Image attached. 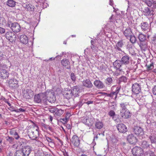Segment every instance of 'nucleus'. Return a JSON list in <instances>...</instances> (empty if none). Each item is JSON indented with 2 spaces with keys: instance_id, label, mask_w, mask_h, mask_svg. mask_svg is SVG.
Instances as JSON below:
<instances>
[{
  "instance_id": "58",
  "label": "nucleus",
  "mask_w": 156,
  "mask_h": 156,
  "mask_svg": "<svg viewBox=\"0 0 156 156\" xmlns=\"http://www.w3.org/2000/svg\"><path fill=\"white\" fill-rule=\"evenodd\" d=\"M3 101L6 103H7L9 106H11V104L9 103V102L8 101V100L7 99H6L5 98H4L3 100Z\"/></svg>"
},
{
  "instance_id": "59",
  "label": "nucleus",
  "mask_w": 156,
  "mask_h": 156,
  "mask_svg": "<svg viewBox=\"0 0 156 156\" xmlns=\"http://www.w3.org/2000/svg\"><path fill=\"white\" fill-rule=\"evenodd\" d=\"M93 101H87V102H84V103H86L87 105H89L90 104H93Z\"/></svg>"
},
{
  "instance_id": "24",
  "label": "nucleus",
  "mask_w": 156,
  "mask_h": 156,
  "mask_svg": "<svg viewBox=\"0 0 156 156\" xmlns=\"http://www.w3.org/2000/svg\"><path fill=\"white\" fill-rule=\"evenodd\" d=\"M144 15L151 16L153 14V11L148 7L145 8L143 10Z\"/></svg>"
},
{
  "instance_id": "30",
  "label": "nucleus",
  "mask_w": 156,
  "mask_h": 156,
  "mask_svg": "<svg viewBox=\"0 0 156 156\" xmlns=\"http://www.w3.org/2000/svg\"><path fill=\"white\" fill-rule=\"evenodd\" d=\"M63 95L65 98L69 99L72 97L73 95L70 90H67L64 93Z\"/></svg>"
},
{
  "instance_id": "33",
  "label": "nucleus",
  "mask_w": 156,
  "mask_h": 156,
  "mask_svg": "<svg viewBox=\"0 0 156 156\" xmlns=\"http://www.w3.org/2000/svg\"><path fill=\"white\" fill-rule=\"evenodd\" d=\"M129 105L128 102H122L120 104V106L121 108L120 111L128 110L127 108V107Z\"/></svg>"
},
{
  "instance_id": "28",
  "label": "nucleus",
  "mask_w": 156,
  "mask_h": 156,
  "mask_svg": "<svg viewBox=\"0 0 156 156\" xmlns=\"http://www.w3.org/2000/svg\"><path fill=\"white\" fill-rule=\"evenodd\" d=\"M123 64L122 61L120 60H116L113 62V66L117 69H119Z\"/></svg>"
},
{
  "instance_id": "36",
  "label": "nucleus",
  "mask_w": 156,
  "mask_h": 156,
  "mask_svg": "<svg viewBox=\"0 0 156 156\" xmlns=\"http://www.w3.org/2000/svg\"><path fill=\"white\" fill-rule=\"evenodd\" d=\"M61 63L64 66L66 67L68 66H69V60L66 58L63 59L61 61Z\"/></svg>"
},
{
  "instance_id": "2",
  "label": "nucleus",
  "mask_w": 156,
  "mask_h": 156,
  "mask_svg": "<svg viewBox=\"0 0 156 156\" xmlns=\"http://www.w3.org/2000/svg\"><path fill=\"white\" fill-rule=\"evenodd\" d=\"M45 97L47 100L50 103H54L56 101L54 93L52 90H48L45 92Z\"/></svg>"
},
{
  "instance_id": "34",
  "label": "nucleus",
  "mask_w": 156,
  "mask_h": 156,
  "mask_svg": "<svg viewBox=\"0 0 156 156\" xmlns=\"http://www.w3.org/2000/svg\"><path fill=\"white\" fill-rule=\"evenodd\" d=\"M132 33V31L130 28L126 29L124 32V35L127 38L131 35Z\"/></svg>"
},
{
  "instance_id": "57",
  "label": "nucleus",
  "mask_w": 156,
  "mask_h": 156,
  "mask_svg": "<svg viewBox=\"0 0 156 156\" xmlns=\"http://www.w3.org/2000/svg\"><path fill=\"white\" fill-rule=\"evenodd\" d=\"M5 32V29L2 27H0V33L3 34Z\"/></svg>"
},
{
  "instance_id": "37",
  "label": "nucleus",
  "mask_w": 156,
  "mask_h": 156,
  "mask_svg": "<svg viewBox=\"0 0 156 156\" xmlns=\"http://www.w3.org/2000/svg\"><path fill=\"white\" fill-rule=\"evenodd\" d=\"M141 147L144 149H147L149 147L150 144L147 142L146 141H143L142 142L141 144Z\"/></svg>"
},
{
  "instance_id": "62",
  "label": "nucleus",
  "mask_w": 156,
  "mask_h": 156,
  "mask_svg": "<svg viewBox=\"0 0 156 156\" xmlns=\"http://www.w3.org/2000/svg\"><path fill=\"white\" fill-rule=\"evenodd\" d=\"M91 48L93 50V49H94V48H95V46H94V44H91Z\"/></svg>"
},
{
  "instance_id": "51",
  "label": "nucleus",
  "mask_w": 156,
  "mask_h": 156,
  "mask_svg": "<svg viewBox=\"0 0 156 156\" xmlns=\"http://www.w3.org/2000/svg\"><path fill=\"white\" fill-rule=\"evenodd\" d=\"M70 77L72 80L74 81L76 80V77L75 75L73 73H71L70 75Z\"/></svg>"
},
{
  "instance_id": "9",
  "label": "nucleus",
  "mask_w": 156,
  "mask_h": 156,
  "mask_svg": "<svg viewBox=\"0 0 156 156\" xmlns=\"http://www.w3.org/2000/svg\"><path fill=\"white\" fill-rule=\"evenodd\" d=\"M9 24V26L10 27L12 30L14 32H19L20 30V25L17 23H14L11 24V27Z\"/></svg>"
},
{
  "instance_id": "23",
  "label": "nucleus",
  "mask_w": 156,
  "mask_h": 156,
  "mask_svg": "<svg viewBox=\"0 0 156 156\" xmlns=\"http://www.w3.org/2000/svg\"><path fill=\"white\" fill-rule=\"evenodd\" d=\"M121 61L123 64L127 65L130 62V57L128 55L123 56L121 58Z\"/></svg>"
},
{
  "instance_id": "8",
  "label": "nucleus",
  "mask_w": 156,
  "mask_h": 156,
  "mask_svg": "<svg viewBox=\"0 0 156 156\" xmlns=\"http://www.w3.org/2000/svg\"><path fill=\"white\" fill-rule=\"evenodd\" d=\"M5 37L7 39L11 42H13L16 40V35L11 32H7L5 34Z\"/></svg>"
},
{
  "instance_id": "12",
  "label": "nucleus",
  "mask_w": 156,
  "mask_h": 156,
  "mask_svg": "<svg viewBox=\"0 0 156 156\" xmlns=\"http://www.w3.org/2000/svg\"><path fill=\"white\" fill-rule=\"evenodd\" d=\"M121 18V16L120 14H116L114 16L113 15H112L111 17L109 18V20L110 22L113 23H114L115 21L116 23H118L120 21Z\"/></svg>"
},
{
  "instance_id": "3",
  "label": "nucleus",
  "mask_w": 156,
  "mask_h": 156,
  "mask_svg": "<svg viewBox=\"0 0 156 156\" xmlns=\"http://www.w3.org/2000/svg\"><path fill=\"white\" fill-rule=\"evenodd\" d=\"M7 69V66L3 64L0 67V77L2 79H6L8 77L9 73L6 70Z\"/></svg>"
},
{
  "instance_id": "38",
  "label": "nucleus",
  "mask_w": 156,
  "mask_h": 156,
  "mask_svg": "<svg viewBox=\"0 0 156 156\" xmlns=\"http://www.w3.org/2000/svg\"><path fill=\"white\" fill-rule=\"evenodd\" d=\"M139 46L142 50L144 51L146 50L147 48V44L145 42L141 43L140 44Z\"/></svg>"
},
{
  "instance_id": "41",
  "label": "nucleus",
  "mask_w": 156,
  "mask_h": 156,
  "mask_svg": "<svg viewBox=\"0 0 156 156\" xmlns=\"http://www.w3.org/2000/svg\"><path fill=\"white\" fill-rule=\"evenodd\" d=\"M144 156H155L154 152L149 151L145 153Z\"/></svg>"
},
{
  "instance_id": "40",
  "label": "nucleus",
  "mask_w": 156,
  "mask_h": 156,
  "mask_svg": "<svg viewBox=\"0 0 156 156\" xmlns=\"http://www.w3.org/2000/svg\"><path fill=\"white\" fill-rule=\"evenodd\" d=\"M112 79L111 77H108L105 80V83L108 85H111L112 82Z\"/></svg>"
},
{
  "instance_id": "31",
  "label": "nucleus",
  "mask_w": 156,
  "mask_h": 156,
  "mask_svg": "<svg viewBox=\"0 0 156 156\" xmlns=\"http://www.w3.org/2000/svg\"><path fill=\"white\" fill-rule=\"evenodd\" d=\"M123 45L124 44L122 41H120L118 42L116 44L115 46V48L118 51H121V49L120 48H122Z\"/></svg>"
},
{
  "instance_id": "13",
  "label": "nucleus",
  "mask_w": 156,
  "mask_h": 156,
  "mask_svg": "<svg viewBox=\"0 0 156 156\" xmlns=\"http://www.w3.org/2000/svg\"><path fill=\"white\" fill-rule=\"evenodd\" d=\"M50 112L54 113L58 116L62 115L64 112V110L61 109H58L56 108H52L50 110Z\"/></svg>"
},
{
  "instance_id": "7",
  "label": "nucleus",
  "mask_w": 156,
  "mask_h": 156,
  "mask_svg": "<svg viewBox=\"0 0 156 156\" xmlns=\"http://www.w3.org/2000/svg\"><path fill=\"white\" fill-rule=\"evenodd\" d=\"M34 95V92L30 89H27L24 92L23 96L27 99L32 98Z\"/></svg>"
},
{
  "instance_id": "49",
  "label": "nucleus",
  "mask_w": 156,
  "mask_h": 156,
  "mask_svg": "<svg viewBox=\"0 0 156 156\" xmlns=\"http://www.w3.org/2000/svg\"><path fill=\"white\" fill-rule=\"evenodd\" d=\"M147 70H149L152 69L153 68V63H151L149 65H146Z\"/></svg>"
},
{
  "instance_id": "11",
  "label": "nucleus",
  "mask_w": 156,
  "mask_h": 156,
  "mask_svg": "<svg viewBox=\"0 0 156 156\" xmlns=\"http://www.w3.org/2000/svg\"><path fill=\"white\" fill-rule=\"evenodd\" d=\"M120 116L124 119H128L131 116V113L128 110L120 111Z\"/></svg>"
},
{
  "instance_id": "6",
  "label": "nucleus",
  "mask_w": 156,
  "mask_h": 156,
  "mask_svg": "<svg viewBox=\"0 0 156 156\" xmlns=\"http://www.w3.org/2000/svg\"><path fill=\"white\" fill-rule=\"evenodd\" d=\"M132 91L134 94H138L141 91L140 85L138 83L133 84L132 87Z\"/></svg>"
},
{
  "instance_id": "14",
  "label": "nucleus",
  "mask_w": 156,
  "mask_h": 156,
  "mask_svg": "<svg viewBox=\"0 0 156 156\" xmlns=\"http://www.w3.org/2000/svg\"><path fill=\"white\" fill-rule=\"evenodd\" d=\"M32 149L30 147L27 146L25 147L23 149L22 153L23 156H28Z\"/></svg>"
},
{
  "instance_id": "25",
  "label": "nucleus",
  "mask_w": 156,
  "mask_h": 156,
  "mask_svg": "<svg viewBox=\"0 0 156 156\" xmlns=\"http://www.w3.org/2000/svg\"><path fill=\"white\" fill-rule=\"evenodd\" d=\"M83 84L84 86L89 88H91L93 86V84L88 79L83 80Z\"/></svg>"
},
{
  "instance_id": "55",
  "label": "nucleus",
  "mask_w": 156,
  "mask_h": 156,
  "mask_svg": "<svg viewBox=\"0 0 156 156\" xmlns=\"http://www.w3.org/2000/svg\"><path fill=\"white\" fill-rule=\"evenodd\" d=\"M152 92L154 95H156V86H154L153 88Z\"/></svg>"
},
{
  "instance_id": "45",
  "label": "nucleus",
  "mask_w": 156,
  "mask_h": 156,
  "mask_svg": "<svg viewBox=\"0 0 156 156\" xmlns=\"http://www.w3.org/2000/svg\"><path fill=\"white\" fill-rule=\"evenodd\" d=\"M14 140V138L11 136H8L6 137V140L11 144L13 142Z\"/></svg>"
},
{
  "instance_id": "4",
  "label": "nucleus",
  "mask_w": 156,
  "mask_h": 156,
  "mask_svg": "<svg viewBox=\"0 0 156 156\" xmlns=\"http://www.w3.org/2000/svg\"><path fill=\"white\" fill-rule=\"evenodd\" d=\"M132 154L134 156H142L144 154L143 150L140 147H135L132 150Z\"/></svg>"
},
{
  "instance_id": "27",
  "label": "nucleus",
  "mask_w": 156,
  "mask_h": 156,
  "mask_svg": "<svg viewBox=\"0 0 156 156\" xmlns=\"http://www.w3.org/2000/svg\"><path fill=\"white\" fill-rule=\"evenodd\" d=\"M82 120L83 123L87 125L90 126L92 124L91 120L88 117H86L83 118Z\"/></svg>"
},
{
  "instance_id": "10",
  "label": "nucleus",
  "mask_w": 156,
  "mask_h": 156,
  "mask_svg": "<svg viewBox=\"0 0 156 156\" xmlns=\"http://www.w3.org/2000/svg\"><path fill=\"white\" fill-rule=\"evenodd\" d=\"M116 127L119 131L122 133H124L127 131V129L126 126L123 123L118 124Z\"/></svg>"
},
{
  "instance_id": "47",
  "label": "nucleus",
  "mask_w": 156,
  "mask_h": 156,
  "mask_svg": "<svg viewBox=\"0 0 156 156\" xmlns=\"http://www.w3.org/2000/svg\"><path fill=\"white\" fill-rule=\"evenodd\" d=\"M145 37L143 34H140L139 36V39L140 41H143L145 39Z\"/></svg>"
},
{
  "instance_id": "39",
  "label": "nucleus",
  "mask_w": 156,
  "mask_h": 156,
  "mask_svg": "<svg viewBox=\"0 0 156 156\" xmlns=\"http://www.w3.org/2000/svg\"><path fill=\"white\" fill-rule=\"evenodd\" d=\"M149 138L152 143H156V135L150 136H149Z\"/></svg>"
},
{
  "instance_id": "60",
  "label": "nucleus",
  "mask_w": 156,
  "mask_h": 156,
  "mask_svg": "<svg viewBox=\"0 0 156 156\" xmlns=\"http://www.w3.org/2000/svg\"><path fill=\"white\" fill-rule=\"evenodd\" d=\"M152 5H153V7L155 8L156 7V1H153Z\"/></svg>"
},
{
  "instance_id": "32",
  "label": "nucleus",
  "mask_w": 156,
  "mask_h": 156,
  "mask_svg": "<svg viewBox=\"0 0 156 156\" xmlns=\"http://www.w3.org/2000/svg\"><path fill=\"white\" fill-rule=\"evenodd\" d=\"M16 2L13 0H8L6 2V5L9 7H14L16 5Z\"/></svg>"
},
{
  "instance_id": "44",
  "label": "nucleus",
  "mask_w": 156,
  "mask_h": 156,
  "mask_svg": "<svg viewBox=\"0 0 156 156\" xmlns=\"http://www.w3.org/2000/svg\"><path fill=\"white\" fill-rule=\"evenodd\" d=\"M130 41L133 44L135 43L136 41V38L134 35H131L130 36Z\"/></svg>"
},
{
  "instance_id": "56",
  "label": "nucleus",
  "mask_w": 156,
  "mask_h": 156,
  "mask_svg": "<svg viewBox=\"0 0 156 156\" xmlns=\"http://www.w3.org/2000/svg\"><path fill=\"white\" fill-rule=\"evenodd\" d=\"M36 144L38 145L41 147L43 145V143L42 142L39 141H37L36 142Z\"/></svg>"
},
{
  "instance_id": "5",
  "label": "nucleus",
  "mask_w": 156,
  "mask_h": 156,
  "mask_svg": "<svg viewBox=\"0 0 156 156\" xmlns=\"http://www.w3.org/2000/svg\"><path fill=\"white\" fill-rule=\"evenodd\" d=\"M34 100L37 103H40L42 101L44 102L46 101V98L45 97V92L35 95L34 97Z\"/></svg>"
},
{
  "instance_id": "50",
  "label": "nucleus",
  "mask_w": 156,
  "mask_h": 156,
  "mask_svg": "<svg viewBox=\"0 0 156 156\" xmlns=\"http://www.w3.org/2000/svg\"><path fill=\"white\" fill-rule=\"evenodd\" d=\"M46 140L49 142L51 144H53V140L50 137H46Z\"/></svg>"
},
{
  "instance_id": "21",
  "label": "nucleus",
  "mask_w": 156,
  "mask_h": 156,
  "mask_svg": "<svg viewBox=\"0 0 156 156\" xmlns=\"http://www.w3.org/2000/svg\"><path fill=\"white\" fill-rule=\"evenodd\" d=\"M9 86L11 87H14L17 86L18 81L15 79H12L8 81Z\"/></svg>"
},
{
  "instance_id": "46",
  "label": "nucleus",
  "mask_w": 156,
  "mask_h": 156,
  "mask_svg": "<svg viewBox=\"0 0 156 156\" xmlns=\"http://www.w3.org/2000/svg\"><path fill=\"white\" fill-rule=\"evenodd\" d=\"M153 0H144L146 4L149 6H151L152 4Z\"/></svg>"
},
{
  "instance_id": "53",
  "label": "nucleus",
  "mask_w": 156,
  "mask_h": 156,
  "mask_svg": "<svg viewBox=\"0 0 156 156\" xmlns=\"http://www.w3.org/2000/svg\"><path fill=\"white\" fill-rule=\"evenodd\" d=\"M14 135L15 138L16 140H18L19 139L20 137L19 136L16 132H15Z\"/></svg>"
},
{
  "instance_id": "1",
  "label": "nucleus",
  "mask_w": 156,
  "mask_h": 156,
  "mask_svg": "<svg viewBox=\"0 0 156 156\" xmlns=\"http://www.w3.org/2000/svg\"><path fill=\"white\" fill-rule=\"evenodd\" d=\"M29 136L30 139L35 140L39 136V128L38 126L34 125L31 128V131L29 132Z\"/></svg>"
},
{
  "instance_id": "64",
  "label": "nucleus",
  "mask_w": 156,
  "mask_h": 156,
  "mask_svg": "<svg viewBox=\"0 0 156 156\" xmlns=\"http://www.w3.org/2000/svg\"><path fill=\"white\" fill-rule=\"evenodd\" d=\"M10 133L11 135H13L14 134V132L13 130H11L10 131Z\"/></svg>"
},
{
  "instance_id": "18",
  "label": "nucleus",
  "mask_w": 156,
  "mask_h": 156,
  "mask_svg": "<svg viewBox=\"0 0 156 156\" xmlns=\"http://www.w3.org/2000/svg\"><path fill=\"white\" fill-rule=\"evenodd\" d=\"M70 90L72 91L73 95L75 97H77L79 96L80 90L78 87L77 86L73 87Z\"/></svg>"
},
{
  "instance_id": "61",
  "label": "nucleus",
  "mask_w": 156,
  "mask_h": 156,
  "mask_svg": "<svg viewBox=\"0 0 156 156\" xmlns=\"http://www.w3.org/2000/svg\"><path fill=\"white\" fill-rule=\"evenodd\" d=\"M3 57V55L2 53L0 51V59H2Z\"/></svg>"
},
{
  "instance_id": "15",
  "label": "nucleus",
  "mask_w": 156,
  "mask_h": 156,
  "mask_svg": "<svg viewBox=\"0 0 156 156\" xmlns=\"http://www.w3.org/2000/svg\"><path fill=\"white\" fill-rule=\"evenodd\" d=\"M121 88L120 86H118L116 87V90L115 91L111 92L110 94H105L108 96H109L112 98H116V95L119 92Z\"/></svg>"
},
{
  "instance_id": "17",
  "label": "nucleus",
  "mask_w": 156,
  "mask_h": 156,
  "mask_svg": "<svg viewBox=\"0 0 156 156\" xmlns=\"http://www.w3.org/2000/svg\"><path fill=\"white\" fill-rule=\"evenodd\" d=\"M94 84L95 87L99 89L104 88L105 87L104 84L99 80H95Z\"/></svg>"
},
{
  "instance_id": "35",
  "label": "nucleus",
  "mask_w": 156,
  "mask_h": 156,
  "mask_svg": "<svg viewBox=\"0 0 156 156\" xmlns=\"http://www.w3.org/2000/svg\"><path fill=\"white\" fill-rule=\"evenodd\" d=\"M95 127L98 129H101L103 126V124L101 121H97L95 123Z\"/></svg>"
},
{
  "instance_id": "16",
  "label": "nucleus",
  "mask_w": 156,
  "mask_h": 156,
  "mask_svg": "<svg viewBox=\"0 0 156 156\" xmlns=\"http://www.w3.org/2000/svg\"><path fill=\"white\" fill-rule=\"evenodd\" d=\"M72 143L76 147H78L79 145L80 140L78 137L76 135L73 136L71 140Z\"/></svg>"
},
{
  "instance_id": "43",
  "label": "nucleus",
  "mask_w": 156,
  "mask_h": 156,
  "mask_svg": "<svg viewBox=\"0 0 156 156\" xmlns=\"http://www.w3.org/2000/svg\"><path fill=\"white\" fill-rule=\"evenodd\" d=\"M108 115L112 117L113 119L115 120V119H114V117L115 115V112L113 110H110L108 113Z\"/></svg>"
},
{
  "instance_id": "20",
  "label": "nucleus",
  "mask_w": 156,
  "mask_h": 156,
  "mask_svg": "<svg viewBox=\"0 0 156 156\" xmlns=\"http://www.w3.org/2000/svg\"><path fill=\"white\" fill-rule=\"evenodd\" d=\"M127 140L131 144H134L137 142L136 138L132 134L129 135L128 136Z\"/></svg>"
},
{
  "instance_id": "52",
  "label": "nucleus",
  "mask_w": 156,
  "mask_h": 156,
  "mask_svg": "<svg viewBox=\"0 0 156 156\" xmlns=\"http://www.w3.org/2000/svg\"><path fill=\"white\" fill-rule=\"evenodd\" d=\"M8 109L12 112H15V111L16 110H15V108L13 106H12L11 105V106H9V108Z\"/></svg>"
},
{
  "instance_id": "63",
  "label": "nucleus",
  "mask_w": 156,
  "mask_h": 156,
  "mask_svg": "<svg viewBox=\"0 0 156 156\" xmlns=\"http://www.w3.org/2000/svg\"><path fill=\"white\" fill-rule=\"evenodd\" d=\"M109 4L112 6L113 5V2L111 1V0H110Z\"/></svg>"
},
{
  "instance_id": "26",
  "label": "nucleus",
  "mask_w": 156,
  "mask_h": 156,
  "mask_svg": "<svg viewBox=\"0 0 156 156\" xmlns=\"http://www.w3.org/2000/svg\"><path fill=\"white\" fill-rule=\"evenodd\" d=\"M20 42L24 44H26L28 41V39L26 35H21L20 38Z\"/></svg>"
},
{
  "instance_id": "22",
  "label": "nucleus",
  "mask_w": 156,
  "mask_h": 156,
  "mask_svg": "<svg viewBox=\"0 0 156 156\" xmlns=\"http://www.w3.org/2000/svg\"><path fill=\"white\" fill-rule=\"evenodd\" d=\"M134 132L137 135H142L144 133L142 129L139 126H135L134 129Z\"/></svg>"
},
{
  "instance_id": "29",
  "label": "nucleus",
  "mask_w": 156,
  "mask_h": 156,
  "mask_svg": "<svg viewBox=\"0 0 156 156\" xmlns=\"http://www.w3.org/2000/svg\"><path fill=\"white\" fill-rule=\"evenodd\" d=\"M23 6L28 11H34V6L30 4H24Z\"/></svg>"
},
{
  "instance_id": "42",
  "label": "nucleus",
  "mask_w": 156,
  "mask_h": 156,
  "mask_svg": "<svg viewBox=\"0 0 156 156\" xmlns=\"http://www.w3.org/2000/svg\"><path fill=\"white\" fill-rule=\"evenodd\" d=\"M109 107L111 108V109L115 110L116 109V104L115 102H112L109 103Z\"/></svg>"
},
{
  "instance_id": "48",
  "label": "nucleus",
  "mask_w": 156,
  "mask_h": 156,
  "mask_svg": "<svg viewBox=\"0 0 156 156\" xmlns=\"http://www.w3.org/2000/svg\"><path fill=\"white\" fill-rule=\"evenodd\" d=\"M119 81L120 82H126L127 81V78L125 76H122L119 78Z\"/></svg>"
},
{
  "instance_id": "19",
  "label": "nucleus",
  "mask_w": 156,
  "mask_h": 156,
  "mask_svg": "<svg viewBox=\"0 0 156 156\" xmlns=\"http://www.w3.org/2000/svg\"><path fill=\"white\" fill-rule=\"evenodd\" d=\"M140 27L142 30L144 31H150V26L147 23L144 22H143L140 24Z\"/></svg>"
},
{
  "instance_id": "54",
  "label": "nucleus",
  "mask_w": 156,
  "mask_h": 156,
  "mask_svg": "<svg viewBox=\"0 0 156 156\" xmlns=\"http://www.w3.org/2000/svg\"><path fill=\"white\" fill-rule=\"evenodd\" d=\"M25 111V110L23 108H20L16 110L15 111V112H24Z\"/></svg>"
}]
</instances>
